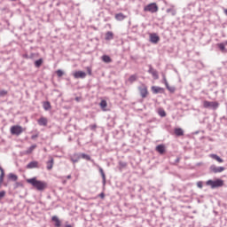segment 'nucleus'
<instances>
[{
    "label": "nucleus",
    "instance_id": "1",
    "mask_svg": "<svg viewBox=\"0 0 227 227\" xmlns=\"http://www.w3.org/2000/svg\"><path fill=\"white\" fill-rule=\"evenodd\" d=\"M80 159H84L85 160H90V162H92L93 166H95L96 168H98L101 177H102V184H103V187H106V172H104V168H102V167H100V165L97 164L95 162V160L91 159V156H90V154H86V153H80Z\"/></svg>",
    "mask_w": 227,
    "mask_h": 227
},
{
    "label": "nucleus",
    "instance_id": "2",
    "mask_svg": "<svg viewBox=\"0 0 227 227\" xmlns=\"http://www.w3.org/2000/svg\"><path fill=\"white\" fill-rule=\"evenodd\" d=\"M27 184H31L36 191H39L40 192H43V191H45L49 184H47V182L45 181H40L36 179V177H32L27 180Z\"/></svg>",
    "mask_w": 227,
    "mask_h": 227
},
{
    "label": "nucleus",
    "instance_id": "3",
    "mask_svg": "<svg viewBox=\"0 0 227 227\" xmlns=\"http://www.w3.org/2000/svg\"><path fill=\"white\" fill-rule=\"evenodd\" d=\"M206 185H208L209 187H211V189H217L224 185V181L223 179H216L215 181L209 179L206 182Z\"/></svg>",
    "mask_w": 227,
    "mask_h": 227
},
{
    "label": "nucleus",
    "instance_id": "4",
    "mask_svg": "<svg viewBox=\"0 0 227 227\" xmlns=\"http://www.w3.org/2000/svg\"><path fill=\"white\" fill-rule=\"evenodd\" d=\"M203 107H205V109H213V111H215L219 108V102L205 100L203 102Z\"/></svg>",
    "mask_w": 227,
    "mask_h": 227
},
{
    "label": "nucleus",
    "instance_id": "5",
    "mask_svg": "<svg viewBox=\"0 0 227 227\" xmlns=\"http://www.w3.org/2000/svg\"><path fill=\"white\" fill-rule=\"evenodd\" d=\"M144 12L157 13V12H159V5H157L156 3H151L144 7Z\"/></svg>",
    "mask_w": 227,
    "mask_h": 227
},
{
    "label": "nucleus",
    "instance_id": "6",
    "mask_svg": "<svg viewBox=\"0 0 227 227\" xmlns=\"http://www.w3.org/2000/svg\"><path fill=\"white\" fill-rule=\"evenodd\" d=\"M22 132H24L22 126L14 125V126L11 127V134L12 136H20V134Z\"/></svg>",
    "mask_w": 227,
    "mask_h": 227
},
{
    "label": "nucleus",
    "instance_id": "7",
    "mask_svg": "<svg viewBox=\"0 0 227 227\" xmlns=\"http://www.w3.org/2000/svg\"><path fill=\"white\" fill-rule=\"evenodd\" d=\"M138 90L140 91V96L142 97V98H146V97H148V87H146V85L143 84L138 88Z\"/></svg>",
    "mask_w": 227,
    "mask_h": 227
},
{
    "label": "nucleus",
    "instance_id": "8",
    "mask_svg": "<svg viewBox=\"0 0 227 227\" xmlns=\"http://www.w3.org/2000/svg\"><path fill=\"white\" fill-rule=\"evenodd\" d=\"M27 169H38L40 168V163L36 160H32L26 166Z\"/></svg>",
    "mask_w": 227,
    "mask_h": 227
},
{
    "label": "nucleus",
    "instance_id": "9",
    "mask_svg": "<svg viewBox=\"0 0 227 227\" xmlns=\"http://www.w3.org/2000/svg\"><path fill=\"white\" fill-rule=\"evenodd\" d=\"M209 171H211V173H223V171H224V167H217L215 165H211L209 167Z\"/></svg>",
    "mask_w": 227,
    "mask_h": 227
},
{
    "label": "nucleus",
    "instance_id": "10",
    "mask_svg": "<svg viewBox=\"0 0 227 227\" xmlns=\"http://www.w3.org/2000/svg\"><path fill=\"white\" fill-rule=\"evenodd\" d=\"M74 79H86V73L84 71H76L74 74Z\"/></svg>",
    "mask_w": 227,
    "mask_h": 227
},
{
    "label": "nucleus",
    "instance_id": "11",
    "mask_svg": "<svg viewBox=\"0 0 227 227\" xmlns=\"http://www.w3.org/2000/svg\"><path fill=\"white\" fill-rule=\"evenodd\" d=\"M160 41V37H159L157 34H151L150 35L151 43H159Z\"/></svg>",
    "mask_w": 227,
    "mask_h": 227
},
{
    "label": "nucleus",
    "instance_id": "12",
    "mask_svg": "<svg viewBox=\"0 0 227 227\" xmlns=\"http://www.w3.org/2000/svg\"><path fill=\"white\" fill-rule=\"evenodd\" d=\"M156 152H158V153H160V155H164V153H166V145H157Z\"/></svg>",
    "mask_w": 227,
    "mask_h": 227
},
{
    "label": "nucleus",
    "instance_id": "13",
    "mask_svg": "<svg viewBox=\"0 0 227 227\" xmlns=\"http://www.w3.org/2000/svg\"><path fill=\"white\" fill-rule=\"evenodd\" d=\"M37 123L38 125H40V127H47V123H48L47 118L45 117L39 118L37 120Z\"/></svg>",
    "mask_w": 227,
    "mask_h": 227
},
{
    "label": "nucleus",
    "instance_id": "14",
    "mask_svg": "<svg viewBox=\"0 0 227 227\" xmlns=\"http://www.w3.org/2000/svg\"><path fill=\"white\" fill-rule=\"evenodd\" d=\"M53 167H54V158L50 157V160L46 162V169H48V171H51V169H52Z\"/></svg>",
    "mask_w": 227,
    "mask_h": 227
},
{
    "label": "nucleus",
    "instance_id": "15",
    "mask_svg": "<svg viewBox=\"0 0 227 227\" xmlns=\"http://www.w3.org/2000/svg\"><path fill=\"white\" fill-rule=\"evenodd\" d=\"M152 91H153V93H154V94H157V93H164V88L159 87V86H153V87H152Z\"/></svg>",
    "mask_w": 227,
    "mask_h": 227
},
{
    "label": "nucleus",
    "instance_id": "16",
    "mask_svg": "<svg viewBox=\"0 0 227 227\" xmlns=\"http://www.w3.org/2000/svg\"><path fill=\"white\" fill-rule=\"evenodd\" d=\"M70 160L75 164L81 160V154L80 153H74L73 156L70 158Z\"/></svg>",
    "mask_w": 227,
    "mask_h": 227
},
{
    "label": "nucleus",
    "instance_id": "17",
    "mask_svg": "<svg viewBox=\"0 0 227 227\" xmlns=\"http://www.w3.org/2000/svg\"><path fill=\"white\" fill-rule=\"evenodd\" d=\"M51 221H53L55 227H61V220L57 215L51 217Z\"/></svg>",
    "mask_w": 227,
    "mask_h": 227
},
{
    "label": "nucleus",
    "instance_id": "18",
    "mask_svg": "<svg viewBox=\"0 0 227 227\" xmlns=\"http://www.w3.org/2000/svg\"><path fill=\"white\" fill-rule=\"evenodd\" d=\"M167 13H169L172 15V17H175L176 15V9H175V5H171L170 8H168L166 10Z\"/></svg>",
    "mask_w": 227,
    "mask_h": 227
},
{
    "label": "nucleus",
    "instance_id": "19",
    "mask_svg": "<svg viewBox=\"0 0 227 227\" xmlns=\"http://www.w3.org/2000/svg\"><path fill=\"white\" fill-rule=\"evenodd\" d=\"M99 106L102 111H109V109H107V101H106L105 99L101 100Z\"/></svg>",
    "mask_w": 227,
    "mask_h": 227
},
{
    "label": "nucleus",
    "instance_id": "20",
    "mask_svg": "<svg viewBox=\"0 0 227 227\" xmlns=\"http://www.w3.org/2000/svg\"><path fill=\"white\" fill-rule=\"evenodd\" d=\"M209 157L211 159H214V160H216L217 162H219L220 164L224 162V160H223L222 158L219 157V155L217 154H210Z\"/></svg>",
    "mask_w": 227,
    "mask_h": 227
},
{
    "label": "nucleus",
    "instance_id": "21",
    "mask_svg": "<svg viewBox=\"0 0 227 227\" xmlns=\"http://www.w3.org/2000/svg\"><path fill=\"white\" fill-rule=\"evenodd\" d=\"M114 34L112 31L106 32L105 40L110 41V40H114Z\"/></svg>",
    "mask_w": 227,
    "mask_h": 227
},
{
    "label": "nucleus",
    "instance_id": "22",
    "mask_svg": "<svg viewBox=\"0 0 227 227\" xmlns=\"http://www.w3.org/2000/svg\"><path fill=\"white\" fill-rule=\"evenodd\" d=\"M101 59L104 63H112L113 62V59H111V57H109V55H103L101 57Z\"/></svg>",
    "mask_w": 227,
    "mask_h": 227
},
{
    "label": "nucleus",
    "instance_id": "23",
    "mask_svg": "<svg viewBox=\"0 0 227 227\" xmlns=\"http://www.w3.org/2000/svg\"><path fill=\"white\" fill-rule=\"evenodd\" d=\"M217 47H218L219 51H221V52H223V54H226L227 49H226V46L223 43H218Z\"/></svg>",
    "mask_w": 227,
    "mask_h": 227
},
{
    "label": "nucleus",
    "instance_id": "24",
    "mask_svg": "<svg viewBox=\"0 0 227 227\" xmlns=\"http://www.w3.org/2000/svg\"><path fill=\"white\" fill-rule=\"evenodd\" d=\"M115 19L119 21H121V20H125V19H127V16H125L123 13L121 12H119L117 14H115Z\"/></svg>",
    "mask_w": 227,
    "mask_h": 227
},
{
    "label": "nucleus",
    "instance_id": "25",
    "mask_svg": "<svg viewBox=\"0 0 227 227\" xmlns=\"http://www.w3.org/2000/svg\"><path fill=\"white\" fill-rule=\"evenodd\" d=\"M8 179L12 180V182H17V180H19V176H17V175L13 174V173H10L8 175Z\"/></svg>",
    "mask_w": 227,
    "mask_h": 227
},
{
    "label": "nucleus",
    "instance_id": "26",
    "mask_svg": "<svg viewBox=\"0 0 227 227\" xmlns=\"http://www.w3.org/2000/svg\"><path fill=\"white\" fill-rule=\"evenodd\" d=\"M137 81V74H132L129 77L128 82L132 84L133 82H136Z\"/></svg>",
    "mask_w": 227,
    "mask_h": 227
},
{
    "label": "nucleus",
    "instance_id": "27",
    "mask_svg": "<svg viewBox=\"0 0 227 227\" xmlns=\"http://www.w3.org/2000/svg\"><path fill=\"white\" fill-rule=\"evenodd\" d=\"M43 64V59H39L35 61V68H40Z\"/></svg>",
    "mask_w": 227,
    "mask_h": 227
},
{
    "label": "nucleus",
    "instance_id": "28",
    "mask_svg": "<svg viewBox=\"0 0 227 227\" xmlns=\"http://www.w3.org/2000/svg\"><path fill=\"white\" fill-rule=\"evenodd\" d=\"M174 133L177 137L184 136V129H182V128H176V129H175Z\"/></svg>",
    "mask_w": 227,
    "mask_h": 227
},
{
    "label": "nucleus",
    "instance_id": "29",
    "mask_svg": "<svg viewBox=\"0 0 227 227\" xmlns=\"http://www.w3.org/2000/svg\"><path fill=\"white\" fill-rule=\"evenodd\" d=\"M35 148H36V145H31L30 147H28V148L27 149V151L25 152V153H26L27 155H29L30 153H33V151L35 150Z\"/></svg>",
    "mask_w": 227,
    "mask_h": 227
},
{
    "label": "nucleus",
    "instance_id": "30",
    "mask_svg": "<svg viewBox=\"0 0 227 227\" xmlns=\"http://www.w3.org/2000/svg\"><path fill=\"white\" fill-rule=\"evenodd\" d=\"M43 107L44 111H49V109H51V102H49V101L43 102Z\"/></svg>",
    "mask_w": 227,
    "mask_h": 227
},
{
    "label": "nucleus",
    "instance_id": "31",
    "mask_svg": "<svg viewBox=\"0 0 227 227\" xmlns=\"http://www.w3.org/2000/svg\"><path fill=\"white\" fill-rule=\"evenodd\" d=\"M158 114L161 118H166V111L163 108H159L158 109Z\"/></svg>",
    "mask_w": 227,
    "mask_h": 227
},
{
    "label": "nucleus",
    "instance_id": "32",
    "mask_svg": "<svg viewBox=\"0 0 227 227\" xmlns=\"http://www.w3.org/2000/svg\"><path fill=\"white\" fill-rule=\"evenodd\" d=\"M167 90L170 91V93H175L176 88L169 86V83L168 85H165Z\"/></svg>",
    "mask_w": 227,
    "mask_h": 227
},
{
    "label": "nucleus",
    "instance_id": "33",
    "mask_svg": "<svg viewBox=\"0 0 227 227\" xmlns=\"http://www.w3.org/2000/svg\"><path fill=\"white\" fill-rule=\"evenodd\" d=\"M6 95H8V90H0V98L6 97Z\"/></svg>",
    "mask_w": 227,
    "mask_h": 227
},
{
    "label": "nucleus",
    "instance_id": "34",
    "mask_svg": "<svg viewBox=\"0 0 227 227\" xmlns=\"http://www.w3.org/2000/svg\"><path fill=\"white\" fill-rule=\"evenodd\" d=\"M151 75H153V79L157 80L159 79V73L156 71H153V74H151Z\"/></svg>",
    "mask_w": 227,
    "mask_h": 227
},
{
    "label": "nucleus",
    "instance_id": "35",
    "mask_svg": "<svg viewBox=\"0 0 227 227\" xmlns=\"http://www.w3.org/2000/svg\"><path fill=\"white\" fill-rule=\"evenodd\" d=\"M162 82L165 84V86H168L169 83L168 82V80L166 79V74H162Z\"/></svg>",
    "mask_w": 227,
    "mask_h": 227
},
{
    "label": "nucleus",
    "instance_id": "36",
    "mask_svg": "<svg viewBox=\"0 0 227 227\" xmlns=\"http://www.w3.org/2000/svg\"><path fill=\"white\" fill-rule=\"evenodd\" d=\"M56 73L58 77H63V74H65L61 69L57 70Z\"/></svg>",
    "mask_w": 227,
    "mask_h": 227
},
{
    "label": "nucleus",
    "instance_id": "37",
    "mask_svg": "<svg viewBox=\"0 0 227 227\" xmlns=\"http://www.w3.org/2000/svg\"><path fill=\"white\" fill-rule=\"evenodd\" d=\"M119 166L121 168H127V162H125V161H119Z\"/></svg>",
    "mask_w": 227,
    "mask_h": 227
},
{
    "label": "nucleus",
    "instance_id": "38",
    "mask_svg": "<svg viewBox=\"0 0 227 227\" xmlns=\"http://www.w3.org/2000/svg\"><path fill=\"white\" fill-rule=\"evenodd\" d=\"M0 176H1V180H3V176H4V168L0 166Z\"/></svg>",
    "mask_w": 227,
    "mask_h": 227
},
{
    "label": "nucleus",
    "instance_id": "39",
    "mask_svg": "<svg viewBox=\"0 0 227 227\" xmlns=\"http://www.w3.org/2000/svg\"><path fill=\"white\" fill-rule=\"evenodd\" d=\"M197 187L199 189H203V181L197 182Z\"/></svg>",
    "mask_w": 227,
    "mask_h": 227
},
{
    "label": "nucleus",
    "instance_id": "40",
    "mask_svg": "<svg viewBox=\"0 0 227 227\" xmlns=\"http://www.w3.org/2000/svg\"><path fill=\"white\" fill-rule=\"evenodd\" d=\"M156 70L155 69H153V67H152V65H150L149 66V70H148V73L149 74H153V72H155Z\"/></svg>",
    "mask_w": 227,
    "mask_h": 227
},
{
    "label": "nucleus",
    "instance_id": "41",
    "mask_svg": "<svg viewBox=\"0 0 227 227\" xmlns=\"http://www.w3.org/2000/svg\"><path fill=\"white\" fill-rule=\"evenodd\" d=\"M4 196H6V192L5 191H1L0 192V200H3V198H4Z\"/></svg>",
    "mask_w": 227,
    "mask_h": 227
},
{
    "label": "nucleus",
    "instance_id": "42",
    "mask_svg": "<svg viewBox=\"0 0 227 227\" xmlns=\"http://www.w3.org/2000/svg\"><path fill=\"white\" fill-rule=\"evenodd\" d=\"M89 127L91 130H97V124H90Z\"/></svg>",
    "mask_w": 227,
    "mask_h": 227
},
{
    "label": "nucleus",
    "instance_id": "43",
    "mask_svg": "<svg viewBox=\"0 0 227 227\" xmlns=\"http://www.w3.org/2000/svg\"><path fill=\"white\" fill-rule=\"evenodd\" d=\"M22 58H24L25 59H29V55L27 53H25L22 55Z\"/></svg>",
    "mask_w": 227,
    "mask_h": 227
},
{
    "label": "nucleus",
    "instance_id": "44",
    "mask_svg": "<svg viewBox=\"0 0 227 227\" xmlns=\"http://www.w3.org/2000/svg\"><path fill=\"white\" fill-rule=\"evenodd\" d=\"M99 198H101V200H104V198H106V193L101 192V193L99 194Z\"/></svg>",
    "mask_w": 227,
    "mask_h": 227
},
{
    "label": "nucleus",
    "instance_id": "45",
    "mask_svg": "<svg viewBox=\"0 0 227 227\" xmlns=\"http://www.w3.org/2000/svg\"><path fill=\"white\" fill-rule=\"evenodd\" d=\"M29 59H33V58H35V53H31L30 55H28Z\"/></svg>",
    "mask_w": 227,
    "mask_h": 227
},
{
    "label": "nucleus",
    "instance_id": "46",
    "mask_svg": "<svg viewBox=\"0 0 227 227\" xmlns=\"http://www.w3.org/2000/svg\"><path fill=\"white\" fill-rule=\"evenodd\" d=\"M36 137H38V134H35V135H32V136H31V139H36Z\"/></svg>",
    "mask_w": 227,
    "mask_h": 227
},
{
    "label": "nucleus",
    "instance_id": "47",
    "mask_svg": "<svg viewBox=\"0 0 227 227\" xmlns=\"http://www.w3.org/2000/svg\"><path fill=\"white\" fill-rule=\"evenodd\" d=\"M3 182H4V176H3L2 179H1V176H0V186L3 184Z\"/></svg>",
    "mask_w": 227,
    "mask_h": 227
},
{
    "label": "nucleus",
    "instance_id": "48",
    "mask_svg": "<svg viewBox=\"0 0 227 227\" xmlns=\"http://www.w3.org/2000/svg\"><path fill=\"white\" fill-rule=\"evenodd\" d=\"M74 100H75L76 102H81V97H76V98H74Z\"/></svg>",
    "mask_w": 227,
    "mask_h": 227
},
{
    "label": "nucleus",
    "instance_id": "49",
    "mask_svg": "<svg viewBox=\"0 0 227 227\" xmlns=\"http://www.w3.org/2000/svg\"><path fill=\"white\" fill-rule=\"evenodd\" d=\"M87 72H88L89 75H91V68L88 67Z\"/></svg>",
    "mask_w": 227,
    "mask_h": 227
},
{
    "label": "nucleus",
    "instance_id": "50",
    "mask_svg": "<svg viewBox=\"0 0 227 227\" xmlns=\"http://www.w3.org/2000/svg\"><path fill=\"white\" fill-rule=\"evenodd\" d=\"M67 180H70V178H72V176L68 175V176H67Z\"/></svg>",
    "mask_w": 227,
    "mask_h": 227
},
{
    "label": "nucleus",
    "instance_id": "51",
    "mask_svg": "<svg viewBox=\"0 0 227 227\" xmlns=\"http://www.w3.org/2000/svg\"><path fill=\"white\" fill-rule=\"evenodd\" d=\"M225 47L227 46V41L222 43Z\"/></svg>",
    "mask_w": 227,
    "mask_h": 227
},
{
    "label": "nucleus",
    "instance_id": "52",
    "mask_svg": "<svg viewBox=\"0 0 227 227\" xmlns=\"http://www.w3.org/2000/svg\"><path fill=\"white\" fill-rule=\"evenodd\" d=\"M224 13H225V15H227V9L224 10Z\"/></svg>",
    "mask_w": 227,
    "mask_h": 227
},
{
    "label": "nucleus",
    "instance_id": "53",
    "mask_svg": "<svg viewBox=\"0 0 227 227\" xmlns=\"http://www.w3.org/2000/svg\"><path fill=\"white\" fill-rule=\"evenodd\" d=\"M66 183H67V181H64V182H63V184H66Z\"/></svg>",
    "mask_w": 227,
    "mask_h": 227
},
{
    "label": "nucleus",
    "instance_id": "54",
    "mask_svg": "<svg viewBox=\"0 0 227 227\" xmlns=\"http://www.w3.org/2000/svg\"><path fill=\"white\" fill-rule=\"evenodd\" d=\"M178 160H179L177 159V160H176V162H178Z\"/></svg>",
    "mask_w": 227,
    "mask_h": 227
},
{
    "label": "nucleus",
    "instance_id": "55",
    "mask_svg": "<svg viewBox=\"0 0 227 227\" xmlns=\"http://www.w3.org/2000/svg\"><path fill=\"white\" fill-rule=\"evenodd\" d=\"M11 1H17V0H11Z\"/></svg>",
    "mask_w": 227,
    "mask_h": 227
}]
</instances>
